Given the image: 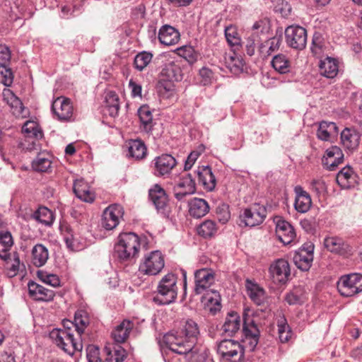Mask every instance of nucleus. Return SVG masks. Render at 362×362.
<instances>
[{"label": "nucleus", "instance_id": "nucleus-61", "mask_svg": "<svg viewBox=\"0 0 362 362\" xmlns=\"http://www.w3.org/2000/svg\"><path fill=\"white\" fill-rule=\"evenodd\" d=\"M11 110H12V113L16 116V117H25L26 114H27V111L23 104V103L21 102V100L18 98L17 100H16L13 103H12V105L10 106Z\"/></svg>", "mask_w": 362, "mask_h": 362}, {"label": "nucleus", "instance_id": "nucleus-11", "mask_svg": "<svg viewBox=\"0 0 362 362\" xmlns=\"http://www.w3.org/2000/svg\"><path fill=\"white\" fill-rule=\"evenodd\" d=\"M164 259L158 250L153 251L145 257L144 261L139 266V271L148 275H156L164 267Z\"/></svg>", "mask_w": 362, "mask_h": 362}, {"label": "nucleus", "instance_id": "nucleus-46", "mask_svg": "<svg viewBox=\"0 0 362 362\" xmlns=\"http://www.w3.org/2000/svg\"><path fill=\"white\" fill-rule=\"evenodd\" d=\"M339 151V148L336 146L326 151V156L322 158V164L327 170H334L339 165V158H335L334 160H332Z\"/></svg>", "mask_w": 362, "mask_h": 362}, {"label": "nucleus", "instance_id": "nucleus-58", "mask_svg": "<svg viewBox=\"0 0 362 362\" xmlns=\"http://www.w3.org/2000/svg\"><path fill=\"white\" fill-rule=\"evenodd\" d=\"M324 245L331 252H339V239L336 236L327 237L324 240Z\"/></svg>", "mask_w": 362, "mask_h": 362}, {"label": "nucleus", "instance_id": "nucleus-57", "mask_svg": "<svg viewBox=\"0 0 362 362\" xmlns=\"http://www.w3.org/2000/svg\"><path fill=\"white\" fill-rule=\"evenodd\" d=\"M343 89L344 98H347L350 100H354L357 96V88L349 81H344L341 85Z\"/></svg>", "mask_w": 362, "mask_h": 362}, {"label": "nucleus", "instance_id": "nucleus-38", "mask_svg": "<svg viewBox=\"0 0 362 362\" xmlns=\"http://www.w3.org/2000/svg\"><path fill=\"white\" fill-rule=\"evenodd\" d=\"M106 362H123L127 357L126 350L120 345L105 346Z\"/></svg>", "mask_w": 362, "mask_h": 362}, {"label": "nucleus", "instance_id": "nucleus-28", "mask_svg": "<svg viewBox=\"0 0 362 362\" xmlns=\"http://www.w3.org/2000/svg\"><path fill=\"white\" fill-rule=\"evenodd\" d=\"M74 192L81 200L91 203L94 201V194L90 191V187L83 179L76 180L73 187Z\"/></svg>", "mask_w": 362, "mask_h": 362}, {"label": "nucleus", "instance_id": "nucleus-22", "mask_svg": "<svg viewBox=\"0 0 362 362\" xmlns=\"http://www.w3.org/2000/svg\"><path fill=\"white\" fill-rule=\"evenodd\" d=\"M22 132L25 134L27 141L31 145L28 146L27 149H36V142L43 136L42 131L38 124L33 121H27L22 127Z\"/></svg>", "mask_w": 362, "mask_h": 362}, {"label": "nucleus", "instance_id": "nucleus-50", "mask_svg": "<svg viewBox=\"0 0 362 362\" xmlns=\"http://www.w3.org/2000/svg\"><path fill=\"white\" fill-rule=\"evenodd\" d=\"M217 230L216 223L211 220H206L200 224L198 228V233L204 238L213 236Z\"/></svg>", "mask_w": 362, "mask_h": 362}, {"label": "nucleus", "instance_id": "nucleus-7", "mask_svg": "<svg viewBox=\"0 0 362 362\" xmlns=\"http://www.w3.org/2000/svg\"><path fill=\"white\" fill-rule=\"evenodd\" d=\"M215 282V273L211 269L203 268L195 271L194 272V292L196 295H201L205 292L211 291L215 296L219 297V295L214 291L210 289V287Z\"/></svg>", "mask_w": 362, "mask_h": 362}, {"label": "nucleus", "instance_id": "nucleus-51", "mask_svg": "<svg viewBox=\"0 0 362 362\" xmlns=\"http://www.w3.org/2000/svg\"><path fill=\"white\" fill-rule=\"evenodd\" d=\"M177 51L178 54L183 57L190 64H192L197 61L199 54L192 46H182L178 48Z\"/></svg>", "mask_w": 362, "mask_h": 362}, {"label": "nucleus", "instance_id": "nucleus-6", "mask_svg": "<svg viewBox=\"0 0 362 362\" xmlns=\"http://www.w3.org/2000/svg\"><path fill=\"white\" fill-rule=\"evenodd\" d=\"M217 352L228 362H242L245 350L241 344L233 339H223L218 344Z\"/></svg>", "mask_w": 362, "mask_h": 362}, {"label": "nucleus", "instance_id": "nucleus-43", "mask_svg": "<svg viewBox=\"0 0 362 362\" xmlns=\"http://www.w3.org/2000/svg\"><path fill=\"white\" fill-rule=\"evenodd\" d=\"M306 299L305 292L302 286L294 287L286 296L285 300L289 305L302 304Z\"/></svg>", "mask_w": 362, "mask_h": 362}, {"label": "nucleus", "instance_id": "nucleus-44", "mask_svg": "<svg viewBox=\"0 0 362 362\" xmlns=\"http://www.w3.org/2000/svg\"><path fill=\"white\" fill-rule=\"evenodd\" d=\"M90 320L88 314L84 310H78L74 315V325L75 330L81 337L85 329L89 325Z\"/></svg>", "mask_w": 362, "mask_h": 362}, {"label": "nucleus", "instance_id": "nucleus-47", "mask_svg": "<svg viewBox=\"0 0 362 362\" xmlns=\"http://www.w3.org/2000/svg\"><path fill=\"white\" fill-rule=\"evenodd\" d=\"M34 219L45 226H50L54 221V215L51 210L45 206H40L33 214Z\"/></svg>", "mask_w": 362, "mask_h": 362}, {"label": "nucleus", "instance_id": "nucleus-45", "mask_svg": "<svg viewBox=\"0 0 362 362\" xmlns=\"http://www.w3.org/2000/svg\"><path fill=\"white\" fill-rule=\"evenodd\" d=\"M185 189L189 193H194L196 184L191 173L182 175L177 183L174 187V190Z\"/></svg>", "mask_w": 362, "mask_h": 362}, {"label": "nucleus", "instance_id": "nucleus-25", "mask_svg": "<svg viewBox=\"0 0 362 362\" xmlns=\"http://www.w3.org/2000/svg\"><path fill=\"white\" fill-rule=\"evenodd\" d=\"M360 136L358 134L352 129L345 128L341 132V144L345 150L352 152L358 146Z\"/></svg>", "mask_w": 362, "mask_h": 362}, {"label": "nucleus", "instance_id": "nucleus-52", "mask_svg": "<svg viewBox=\"0 0 362 362\" xmlns=\"http://www.w3.org/2000/svg\"><path fill=\"white\" fill-rule=\"evenodd\" d=\"M225 37L230 46L238 47L240 45L241 39L235 27L232 25L226 27L225 28Z\"/></svg>", "mask_w": 362, "mask_h": 362}, {"label": "nucleus", "instance_id": "nucleus-55", "mask_svg": "<svg viewBox=\"0 0 362 362\" xmlns=\"http://www.w3.org/2000/svg\"><path fill=\"white\" fill-rule=\"evenodd\" d=\"M153 55L147 52H142L136 55L134 61L135 68L142 71L151 62Z\"/></svg>", "mask_w": 362, "mask_h": 362}, {"label": "nucleus", "instance_id": "nucleus-26", "mask_svg": "<svg viewBox=\"0 0 362 362\" xmlns=\"http://www.w3.org/2000/svg\"><path fill=\"white\" fill-rule=\"evenodd\" d=\"M294 190L296 194L294 203L296 210L300 213L307 212L312 204L310 194L300 186H296Z\"/></svg>", "mask_w": 362, "mask_h": 362}, {"label": "nucleus", "instance_id": "nucleus-12", "mask_svg": "<svg viewBox=\"0 0 362 362\" xmlns=\"http://www.w3.org/2000/svg\"><path fill=\"white\" fill-rule=\"evenodd\" d=\"M341 296L350 297L362 291V274L353 273L341 276Z\"/></svg>", "mask_w": 362, "mask_h": 362}, {"label": "nucleus", "instance_id": "nucleus-13", "mask_svg": "<svg viewBox=\"0 0 362 362\" xmlns=\"http://www.w3.org/2000/svg\"><path fill=\"white\" fill-rule=\"evenodd\" d=\"M269 273L275 284H284L291 276L290 264L286 259H279L271 264Z\"/></svg>", "mask_w": 362, "mask_h": 362}, {"label": "nucleus", "instance_id": "nucleus-35", "mask_svg": "<svg viewBox=\"0 0 362 362\" xmlns=\"http://www.w3.org/2000/svg\"><path fill=\"white\" fill-rule=\"evenodd\" d=\"M147 148L141 139H132L128 142V156L135 160H141L146 157Z\"/></svg>", "mask_w": 362, "mask_h": 362}, {"label": "nucleus", "instance_id": "nucleus-19", "mask_svg": "<svg viewBox=\"0 0 362 362\" xmlns=\"http://www.w3.org/2000/svg\"><path fill=\"white\" fill-rule=\"evenodd\" d=\"M148 194L158 212L165 214L168 207V199L164 189L156 185L149 190Z\"/></svg>", "mask_w": 362, "mask_h": 362}, {"label": "nucleus", "instance_id": "nucleus-40", "mask_svg": "<svg viewBox=\"0 0 362 362\" xmlns=\"http://www.w3.org/2000/svg\"><path fill=\"white\" fill-rule=\"evenodd\" d=\"M48 258V250L42 244H37L33 247L32 262L35 267H40L45 265Z\"/></svg>", "mask_w": 362, "mask_h": 362}, {"label": "nucleus", "instance_id": "nucleus-4", "mask_svg": "<svg viewBox=\"0 0 362 362\" xmlns=\"http://www.w3.org/2000/svg\"><path fill=\"white\" fill-rule=\"evenodd\" d=\"M68 329H54L50 332V337L57 346L69 356L83 349L81 341H77L69 327Z\"/></svg>", "mask_w": 362, "mask_h": 362}, {"label": "nucleus", "instance_id": "nucleus-56", "mask_svg": "<svg viewBox=\"0 0 362 362\" xmlns=\"http://www.w3.org/2000/svg\"><path fill=\"white\" fill-rule=\"evenodd\" d=\"M325 47V41L322 35L319 33H315L313 37V42L311 51L315 55H320Z\"/></svg>", "mask_w": 362, "mask_h": 362}, {"label": "nucleus", "instance_id": "nucleus-23", "mask_svg": "<svg viewBox=\"0 0 362 362\" xmlns=\"http://www.w3.org/2000/svg\"><path fill=\"white\" fill-rule=\"evenodd\" d=\"M180 33L171 25H163L158 32V39L161 44L170 46L177 44L180 40Z\"/></svg>", "mask_w": 362, "mask_h": 362}, {"label": "nucleus", "instance_id": "nucleus-29", "mask_svg": "<svg viewBox=\"0 0 362 362\" xmlns=\"http://www.w3.org/2000/svg\"><path fill=\"white\" fill-rule=\"evenodd\" d=\"M281 44V37H273L261 42L258 46V52L261 57L267 58L273 52L279 50Z\"/></svg>", "mask_w": 362, "mask_h": 362}, {"label": "nucleus", "instance_id": "nucleus-41", "mask_svg": "<svg viewBox=\"0 0 362 362\" xmlns=\"http://www.w3.org/2000/svg\"><path fill=\"white\" fill-rule=\"evenodd\" d=\"M271 63L273 68L280 74H284L290 72L291 62L283 54L275 55Z\"/></svg>", "mask_w": 362, "mask_h": 362}, {"label": "nucleus", "instance_id": "nucleus-10", "mask_svg": "<svg viewBox=\"0 0 362 362\" xmlns=\"http://www.w3.org/2000/svg\"><path fill=\"white\" fill-rule=\"evenodd\" d=\"M287 45L293 49L301 50L305 47L307 31L299 25H290L285 30Z\"/></svg>", "mask_w": 362, "mask_h": 362}, {"label": "nucleus", "instance_id": "nucleus-5", "mask_svg": "<svg viewBox=\"0 0 362 362\" xmlns=\"http://www.w3.org/2000/svg\"><path fill=\"white\" fill-rule=\"evenodd\" d=\"M182 61L175 60L165 63L160 71L158 86L166 91L173 90V81H180L183 78Z\"/></svg>", "mask_w": 362, "mask_h": 362}, {"label": "nucleus", "instance_id": "nucleus-31", "mask_svg": "<svg viewBox=\"0 0 362 362\" xmlns=\"http://www.w3.org/2000/svg\"><path fill=\"white\" fill-rule=\"evenodd\" d=\"M209 211V206L204 199L194 198L189 202V212L191 216L199 218Z\"/></svg>", "mask_w": 362, "mask_h": 362}, {"label": "nucleus", "instance_id": "nucleus-48", "mask_svg": "<svg viewBox=\"0 0 362 362\" xmlns=\"http://www.w3.org/2000/svg\"><path fill=\"white\" fill-rule=\"evenodd\" d=\"M278 334L281 343L287 342L291 337V332L284 315H280L277 320Z\"/></svg>", "mask_w": 362, "mask_h": 362}, {"label": "nucleus", "instance_id": "nucleus-8", "mask_svg": "<svg viewBox=\"0 0 362 362\" xmlns=\"http://www.w3.org/2000/svg\"><path fill=\"white\" fill-rule=\"evenodd\" d=\"M269 23L264 20H260L252 25V33L246 39V52L249 56H253L255 53L257 45H259L262 41V36L269 32Z\"/></svg>", "mask_w": 362, "mask_h": 362}, {"label": "nucleus", "instance_id": "nucleus-3", "mask_svg": "<svg viewBox=\"0 0 362 362\" xmlns=\"http://www.w3.org/2000/svg\"><path fill=\"white\" fill-rule=\"evenodd\" d=\"M176 284L177 277L175 274L169 273L164 276L158 285L153 302L158 305H168L174 302L177 295Z\"/></svg>", "mask_w": 362, "mask_h": 362}, {"label": "nucleus", "instance_id": "nucleus-32", "mask_svg": "<svg viewBox=\"0 0 362 362\" xmlns=\"http://www.w3.org/2000/svg\"><path fill=\"white\" fill-rule=\"evenodd\" d=\"M134 324L130 320H124L112 332V337L117 343H123L128 338Z\"/></svg>", "mask_w": 362, "mask_h": 362}, {"label": "nucleus", "instance_id": "nucleus-30", "mask_svg": "<svg viewBox=\"0 0 362 362\" xmlns=\"http://www.w3.org/2000/svg\"><path fill=\"white\" fill-rule=\"evenodd\" d=\"M240 317L238 313L234 311L229 313L222 326L223 332L227 336H233L240 329Z\"/></svg>", "mask_w": 362, "mask_h": 362}, {"label": "nucleus", "instance_id": "nucleus-42", "mask_svg": "<svg viewBox=\"0 0 362 362\" xmlns=\"http://www.w3.org/2000/svg\"><path fill=\"white\" fill-rule=\"evenodd\" d=\"M60 231L67 248L70 250H76V239L75 238L74 232L71 226L67 223H62L60 225Z\"/></svg>", "mask_w": 362, "mask_h": 362}, {"label": "nucleus", "instance_id": "nucleus-54", "mask_svg": "<svg viewBox=\"0 0 362 362\" xmlns=\"http://www.w3.org/2000/svg\"><path fill=\"white\" fill-rule=\"evenodd\" d=\"M227 66L231 72L238 73L243 71L244 62L241 57L238 56L235 53L226 59Z\"/></svg>", "mask_w": 362, "mask_h": 362}, {"label": "nucleus", "instance_id": "nucleus-59", "mask_svg": "<svg viewBox=\"0 0 362 362\" xmlns=\"http://www.w3.org/2000/svg\"><path fill=\"white\" fill-rule=\"evenodd\" d=\"M216 214L219 221L226 223L230 217L228 206L225 204L219 205L216 208Z\"/></svg>", "mask_w": 362, "mask_h": 362}, {"label": "nucleus", "instance_id": "nucleus-17", "mask_svg": "<svg viewBox=\"0 0 362 362\" xmlns=\"http://www.w3.org/2000/svg\"><path fill=\"white\" fill-rule=\"evenodd\" d=\"M51 109L54 117L61 122L69 121L73 115V107L68 98H57L53 101Z\"/></svg>", "mask_w": 362, "mask_h": 362}, {"label": "nucleus", "instance_id": "nucleus-2", "mask_svg": "<svg viewBox=\"0 0 362 362\" xmlns=\"http://www.w3.org/2000/svg\"><path fill=\"white\" fill-rule=\"evenodd\" d=\"M140 245V238L136 233H121L115 245V255L122 262H131L138 256Z\"/></svg>", "mask_w": 362, "mask_h": 362}, {"label": "nucleus", "instance_id": "nucleus-37", "mask_svg": "<svg viewBox=\"0 0 362 362\" xmlns=\"http://www.w3.org/2000/svg\"><path fill=\"white\" fill-rule=\"evenodd\" d=\"M105 105L104 112L111 117H116L119 115V99L116 93L113 91L108 92L105 95Z\"/></svg>", "mask_w": 362, "mask_h": 362}, {"label": "nucleus", "instance_id": "nucleus-16", "mask_svg": "<svg viewBox=\"0 0 362 362\" xmlns=\"http://www.w3.org/2000/svg\"><path fill=\"white\" fill-rule=\"evenodd\" d=\"M243 332L244 343L250 351H254L259 341V331L253 320L247 318L246 315L243 316Z\"/></svg>", "mask_w": 362, "mask_h": 362}, {"label": "nucleus", "instance_id": "nucleus-15", "mask_svg": "<svg viewBox=\"0 0 362 362\" xmlns=\"http://www.w3.org/2000/svg\"><path fill=\"white\" fill-rule=\"evenodd\" d=\"M123 209L119 204L109 206L105 209L101 219V226L107 230H111L117 227L119 218L122 217Z\"/></svg>", "mask_w": 362, "mask_h": 362}, {"label": "nucleus", "instance_id": "nucleus-14", "mask_svg": "<svg viewBox=\"0 0 362 362\" xmlns=\"http://www.w3.org/2000/svg\"><path fill=\"white\" fill-rule=\"evenodd\" d=\"M314 246L312 244L303 245L293 255V261L295 265L301 271H308L313 261Z\"/></svg>", "mask_w": 362, "mask_h": 362}, {"label": "nucleus", "instance_id": "nucleus-18", "mask_svg": "<svg viewBox=\"0 0 362 362\" xmlns=\"http://www.w3.org/2000/svg\"><path fill=\"white\" fill-rule=\"evenodd\" d=\"M176 164V160L173 156L170 154H162L153 161L154 174L156 176L168 175Z\"/></svg>", "mask_w": 362, "mask_h": 362}, {"label": "nucleus", "instance_id": "nucleus-64", "mask_svg": "<svg viewBox=\"0 0 362 362\" xmlns=\"http://www.w3.org/2000/svg\"><path fill=\"white\" fill-rule=\"evenodd\" d=\"M99 354L100 352L98 346L93 344L87 346L86 357L88 362H97L98 360L100 359Z\"/></svg>", "mask_w": 362, "mask_h": 362}, {"label": "nucleus", "instance_id": "nucleus-27", "mask_svg": "<svg viewBox=\"0 0 362 362\" xmlns=\"http://www.w3.org/2000/svg\"><path fill=\"white\" fill-rule=\"evenodd\" d=\"M358 182V176L349 165L341 168V189L354 188Z\"/></svg>", "mask_w": 362, "mask_h": 362}, {"label": "nucleus", "instance_id": "nucleus-49", "mask_svg": "<svg viewBox=\"0 0 362 362\" xmlns=\"http://www.w3.org/2000/svg\"><path fill=\"white\" fill-rule=\"evenodd\" d=\"M52 161L50 156L44 153H39L36 158L32 162V167L34 170L37 172H47L51 168Z\"/></svg>", "mask_w": 362, "mask_h": 362}, {"label": "nucleus", "instance_id": "nucleus-9", "mask_svg": "<svg viewBox=\"0 0 362 362\" xmlns=\"http://www.w3.org/2000/svg\"><path fill=\"white\" fill-rule=\"evenodd\" d=\"M267 216V209L264 205L254 204L250 207L244 209L240 216L241 223L245 226L254 227L261 224Z\"/></svg>", "mask_w": 362, "mask_h": 362}, {"label": "nucleus", "instance_id": "nucleus-33", "mask_svg": "<svg viewBox=\"0 0 362 362\" xmlns=\"http://www.w3.org/2000/svg\"><path fill=\"white\" fill-rule=\"evenodd\" d=\"M245 286L247 291V295L255 303L260 305L264 303L267 296L265 291L262 287L252 282L249 279L246 280Z\"/></svg>", "mask_w": 362, "mask_h": 362}, {"label": "nucleus", "instance_id": "nucleus-62", "mask_svg": "<svg viewBox=\"0 0 362 362\" xmlns=\"http://www.w3.org/2000/svg\"><path fill=\"white\" fill-rule=\"evenodd\" d=\"M199 76L202 78L201 83L203 86L210 84L214 78L213 71L207 67H202L199 70Z\"/></svg>", "mask_w": 362, "mask_h": 362}, {"label": "nucleus", "instance_id": "nucleus-60", "mask_svg": "<svg viewBox=\"0 0 362 362\" xmlns=\"http://www.w3.org/2000/svg\"><path fill=\"white\" fill-rule=\"evenodd\" d=\"M0 75L2 77L1 81L6 86H10L13 83V74L7 66H0Z\"/></svg>", "mask_w": 362, "mask_h": 362}, {"label": "nucleus", "instance_id": "nucleus-53", "mask_svg": "<svg viewBox=\"0 0 362 362\" xmlns=\"http://www.w3.org/2000/svg\"><path fill=\"white\" fill-rule=\"evenodd\" d=\"M21 262L19 255L17 252H13L11 255V260L6 264L7 275L9 277L16 276L20 270Z\"/></svg>", "mask_w": 362, "mask_h": 362}, {"label": "nucleus", "instance_id": "nucleus-20", "mask_svg": "<svg viewBox=\"0 0 362 362\" xmlns=\"http://www.w3.org/2000/svg\"><path fill=\"white\" fill-rule=\"evenodd\" d=\"M276 233L284 245L291 243L296 237L293 227L288 221L280 217L276 218Z\"/></svg>", "mask_w": 362, "mask_h": 362}, {"label": "nucleus", "instance_id": "nucleus-24", "mask_svg": "<svg viewBox=\"0 0 362 362\" xmlns=\"http://www.w3.org/2000/svg\"><path fill=\"white\" fill-rule=\"evenodd\" d=\"M196 173L198 177L199 182L201 183L206 189L212 191L215 188L216 180L211 167L208 165L199 167Z\"/></svg>", "mask_w": 362, "mask_h": 362}, {"label": "nucleus", "instance_id": "nucleus-21", "mask_svg": "<svg viewBox=\"0 0 362 362\" xmlns=\"http://www.w3.org/2000/svg\"><path fill=\"white\" fill-rule=\"evenodd\" d=\"M28 289L29 296L37 301H50L55 296L53 290L45 288L32 281L28 284Z\"/></svg>", "mask_w": 362, "mask_h": 362}, {"label": "nucleus", "instance_id": "nucleus-39", "mask_svg": "<svg viewBox=\"0 0 362 362\" xmlns=\"http://www.w3.org/2000/svg\"><path fill=\"white\" fill-rule=\"evenodd\" d=\"M138 115L141 122V128L146 133L152 131L154 126L152 112L147 105H143L138 110Z\"/></svg>", "mask_w": 362, "mask_h": 362}, {"label": "nucleus", "instance_id": "nucleus-36", "mask_svg": "<svg viewBox=\"0 0 362 362\" xmlns=\"http://www.w3.org/2000/svg\"><path fill=\"white\" fill-rule=\"evenodd\" d=\"M320 69L321 74L327 78H334L339 71L338 61L335 58L327 57L320 63Z\"/></svg>", "mask_w": 362, "mask_h": 362}, {"label": "nucleus", "instance_id": "nucleus-34", "mask_svg": "<svg viewBox=\"0 0 362 362\" xmlns=\"http://www.w3.org/2000/svg\"><path fill=\"white\" fill-rule=\"evenodd\" d=\"M338 127L334 122L322 121L320 123L317 131V136L322 141H331L337 136Z\"/></svg>", "mask_w": 362, "mask_h": 362}, {"label": "nucleus", "instance_id": "nucleus-1", "mask_svg": "<svg viewBox=\"0 0 362 362\" xmlns=\"http://www.w3.org/2000/svg\"><path fill=\"white\" fill-rule=\"evenodd\" d=\"M199 329L192 320H187L180 330L170 332L163 337V341L172 351L185 355L188 362H204L205 348L197 344Z\"/></svg>", "mask_w": 362, "mask_h": 362}, {"label": "nucleus", "instance_id": "nucleus-63", "mask_svg": "<svg viewBox=\"0 0 362 362\" xmlns=\"http://www.w3.org/2000/svg\"><path fill=\"white\" fill-rule=\"evenodd\" d=\"M310 188L317 194H322L327 192V186L322 179H313L310 183Z\"/></svg>", "mask_w": 362, "mask_h": 362}]
</instances>
